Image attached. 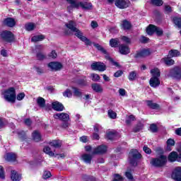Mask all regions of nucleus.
Listing matches in <instances>:
<instances>
[{"instance_id": "obj_63", "label": "nucleus", "mask_w": 181, "mask_h": 181, "mask_svg": "<svg viewBox=\"0 0 181 181\" xmlns=\"http://www.w3.org/2000/svg\"><path fill=\"white\" fill-rule=\"evenodd\" d=\"M62 127L64 129L69 128V127H70V123H69L67 121H65L62 123Z\"/></svg>"}, {"instance_id": "obj_6", "label": "nucleus", "mask_w": 181, "mask_h": 181, "mask_svg": "<svg viewBox=\"0 0 181 181\" xmlns=\"http://www.w3.org/2000/svg\"><path fill=\"white\" fill-rule=\"evenodd\" d=\"M130 164L136 166V160L141 159V153L136 149H132L129 154Z\"/></svg>"}, {"instance_id": "obj_45", "label": "nucleus", "mask_w": 181, "mask_h": 181, "mask_svg": "<svg viewBox=\"0 0 181 181\" xmlns=\"http://www.w3.org/2000/svg\"><path fill=\"white\" fill-rule=\"evenodd\" d=\"M73 90H74V95H76V97H81V93L78 88H73Z\"/></svg>"}, {"instance_id": "obj_2", "label": "nucleus", "mask_w": 181, "mask_h": 181, "mask_svg": "<svg viewBox=\"0 0 181 181\" xmlns=\"http://www.w3.org/2000/svg\"><path fill=\"white\" fill-rule=\"evenodd\" d=\"M151 74L152 77L150 78L149 84L153 88H156L160 86V81L159 78L160 77V71L158 68H154L151 70Z\"/></svg>"}, {"instance_id": "obj_58", "label": "nucleus", "mask_w": 181, "mask_h": 181, "mask_svg": "<svg viewBox=\"0 0 181 181\" xmlns=\"http://www.w3.org/2000/svg\"><path fill=\"white\" fill-rule=\"evenodd\" d=\"M101 129V126L100 124H96L94 126V133L98 134Z\"/></svg>"}, {"instance_id": "obj_27", "label": "nucleus", "mask_w": 181, "mask_h": 181, "mask_svg": "<svg viewBox=\"0 0 181 181\" xmlns=\"http://www.w3.org/2000/svg\"><path fill=\"white\" fill-rule=\"evenodd\" d=\"M32 137L35 142H39L42 140V136L38 131H34L32 134Z\"/></svg>"}, {"instance_id": "obj_55", "label": "nucleus", "mask_w": 181, "mask_h": 181, "mask_svg": "<svg viewBox=\"0 0 181 181\" xmlns=\"http://www.w3.org/2000/svg\"><path fill=\"white\" fill-rule=\"evenodd\" d=\"M107 136L108 139H113L114 136H115V133H114L113 132H110L107 133Z\"/></svg>"}, {"instance_id": "obj_44", "label": "nucleus", "mask_w": 181, "mask_h": 181, "mask_svg": "<svg viewBox=\"0 0 181 181\" xmlns=\"http://www.w3.org/2000/svg\"><path fill=\"white\" fill-rule=\"evenodd\" d=\"M49 177H52V173H50V171H45L42 175V178L46 180Z\"/></svg>"}, {"instance_id": "obj_31", "label": "nucleus", "mask_w": 181, "mask_h": 181, "mask_svg": "<svg viewBox=\"0 0 181 181\" xmlns=\"http://www.w3.org/2000/svg\"><path fill=\"white\" fill-rule=\"evenodd\" d=\"M66 1L71 5L68 6V10L69 11V12L70 11H71V9H73V8L76 7V5H77V4H78V1H77V0H66Z\"/></svg>"}, {"instance_id": "obj_42", "label": "nucleus", "mask_w": 181, "mask_h": 181, "mask_svg": "<svg viewBox=\"0 0 181 181\" xmlns=\"http://www.w3.org/2000/svg\"><path fill=\"white\" fill-rule=\"evenodd\" d=\"M108 117L111 118V119H115L117 118V113L111 110H108Z\"/></svg>"}, {"instance_id": "obj_10", "label": "nucleus", "mask_w": 181, "mask_h": 181, "mask_svg": "<svg viewBox=\"0 0 181 181\" xmlns=\"http://www.w3.org/2000/svg\"><path fill=\"white\" fill-rule=\"evenodd\" d=\"M47 66L52 71H60L63 69V64L58 62H52L47 64Z\"/></svg>"}, {"instance_id": "obj_15", "label": "nucleus", "mask_w": 181, "mask_h": 181, "mask_svg": "<svg viewBox=\"0 0 181 181\" xmlns=\"http://www.w3.org/2000/svg\"><path fill=\"white\" fill-rule=\"evenodd\" d=\"M54 118L55 119H59L60 121L66 122L70 119V116L67 113H57L54 115Z\"/></svg>"}, {"instance_id": "obj_62", "label": "nucleus", "mask_w": 181, "mask_h": 181, "mask_svg": "<svg viewBox=\"0 0 181 181\" xmlns=\"http://www.w3.org/2000/svg\"><path fill=\"white\" fill-rule=\"evenodd\" d=\"M126 177H127V179H129V180H132V179H134V177L132 176V174H131V173L129 172H126Z\"/></svg>"}, {"instance_id": "obj_18", "label": "nucleus", "mask_w": 181, "mask_h": 181, "mask_svg": "<svg viewBox=\"0 0 181 181\" xmlns=\"http://www.w3.org/2000/svg\"><path fill=\"white\" fill-rule=\"evenodd\" d=\"M119 51L121 54H128L130 52L129 47L127 45H120L119 47Z\"/></svg>"}, {"instance_id": "obj_41", "label": "nucleus", "mask_w": 181, "mask_h": 181, "mask_svg": "<svg viewBox=\"0 0 181 181\" xmlns=\"http://www.w3.org/2000/svg\"><path fill=\"white\" fill-rule=\"evenodd\" d=\"M151 3L156 6H162L163 5V1L162 0H151Z\"/></svg>"}, {"instance_id": "obj_52", "label": "nucleus", "mask_w": 181, "mask_h": 181, "mask_svg": "<svg viewBox=\"0 0 181 181\" xmlns=\"http://www.w3.org/2000/svg\"><path fill=\"white\" fill-rule=\"evenodd\" d=\"M78 84H79V86H87V80L86 79L78 80Z\"/></svg>"}, {"instance_id": "obj_50", "label": "nucleus", "mask_w": 181, "mask_h": 181, "mask_svg": "<svg viewBox=\"0 0 181 181\" xmlns=\"http://www.w3.org/2000/svg\"><path fill=\"white\" fill-rule=\"evenodd\" d=\"M121 39L122 42H124V43H127V44L131 43V39L127 36H122Z\"/></svg>"}, {"instance_id": "obj_20", "label": "nucleus", "mask_w": 181, "mask_h": 181, "mask_svg": "<svg viewBox=\"0 0 181 181\" xmlns=\"http://www.w3.org/2000/svg\"><path fill=\"white\" fill-rule=\"evenodd\" d=\"M91 88H92V90L95 91V93H101L104 91L103 86L100 83H92Z\"/></svg>"}, {"instance_id": "obj_3", "label": "nucleus", "mask_w": 181, "mask_h": 181, "mask_svg": "<svg viewBox=\"0 0 181 181\" xmlns=\"http://www.w3.org/2000/svg\"><path fill=\"white\" fill-rule=\"evenodd\" d=\"M3 95H4L6 101H8V103H15V100H16V93L14 88H10L5 90L3 92Z\"/></svg>"}, {"instance_id": "obj_1", "label": "nucleus", "mask_w": 181, "mask_h": 181, "mask_svg": "<svg viewBox=\"0 0 181 181\" xmlns=\"http://www.w3.org/2000/svg\"><path fill=\"white\" fill-rule=\"evenodd\" d=\"M66 26L68 29H70L71 32H73L74 33L76 37L80 39V40H81L82 42H84L85 45H86L87 46L91 45V41H90V40H88L87 37L83 35V33L78 29L77 23H76V22L70 21L67 23H66Z\"/></svg>"}, {"instance_id": "obj_48", "label": "nucleus", "mask_w": 181, "mask_h": 181, "mask_svg": "<svg viewBox=\"0 0 181 181\" xmlns=\"http://www.w3.org/2000/svg\"><path fill=\"white\" fill-rule=\"evenodd\" d=\"M0 179H5V171L2 165H0Z\"/></svg>"}, {"instance_id": "obj_36", "label": "nucleus", "mask_w": 181, "mask_h": 181, "mask_svg": "<svg viewBox=\"0 0 181 181\" xmlns=\"http://www.w3.org/2000/svg\"><path fill=\"white\" fill-rule=\"evenodd\" d=\"M169 56L170 57H177L180 56V52L176 49H172L169 52Z\"/></svg>"}, {"instance_id": "obj_16", "label": "nucleus", "mask_w": 181, "mask_h": 181, "mask_svg": "<svg viewBox=\"0 0 181 181\" xmlns=\"http://www.w3.org/2000/svg\"><path fill=\"white\" fill-rule=\"evenodd\" d=\"M105 152H107V147L105 145H102L94 148L92 153L93 155H97V154L105 153Z\"/></svg>"}, {"instance_id": "obj_34", "label": "nucleus", "mask_w": 181, "mask_h": 181, "mask_svg": "<svg viewBox=\"0 0 181 181\" xmlns=\"http://www.w3.org/2000/svg\"><path fill=\"white\" fill-rule=\"evenodd\" d=\"M110 45L111 47H117V46L119 45V40L118 38L111 39L110 40Z\"/></svg>"}, {"instance_id": "obj_12", "label": "nucleus", "mask_w": 181, "mask_h": 181, "mask_svg": "<svg viewBox=\"0 0 181 181\" xmlns=\"http://www.w3.org/2000/svg\"><path fill=\"white\" fill-rule=\"evenodd\" d=\"M1 36L5 42H13V34L11 31H3Z\"/></svg>"}, {"instance_id": "obj_22", "label": "nucleus", "mask_w": 181, "mask_h": 181, "mask_svg": "<svg viewBox=\"0 0 181 181\" xmlns=\"http://www.w3.org/2000/svg\"><path fill=\"white\" fill-rule=\"evenodd\" d=\"M4 25L8 26V28H13L16 25V22L13 18H7L4 20Z\"/></svg>"}, {"instance_id": "obj_29", "label": "nucleus", "mask_w": 181, "mask_h": 181, "mask_svg": "<svg viewBox=\"0 0 181 181\" xmlns=\"http://www.w3.org/2000/svg\"><path fill=\"white\" fill-rule=\"evenodd\" d=\"M45 37L43 35H37L31 38V42H42V40H44Z\"/></svg>"}, {"instance_id": "obj_60", "label": "nucleus", "mask_w": 181, "mask_h": 181, "mask_svg": "<svg viewBox=\"0 0 181 181\" xmlns=\"http://www.w3.org/2000/svg\"><path fill=\"white\" fill-rule=\"evenodd\" d=\"M1 54L3 56V57H8V51H6L5 49H3L1 50Z\"/></svg>"}, {"instance_id": "obj_59", "label": "nucleus", "mask_w": 181, "mask_h": 181, "mask_svg": "<svg viewBox=\"0 0 181 181\" xmlns=\"http://www.w3.org/2000/svg\"><path fill=\"white\" fill-rule=\"evenodd\" d=\"M18 136L21 139H25V138H26V133L24 131L20 132L18 133Z\"/></svg>"}, {"instance_id": "obj_11", "label": "nucleus", "mask_w": 181, "mask_h": 181, "mask_svg": "<svg viewBox=\"0 0 181 181\" xmlns=\"http://www.w3.org/2000/svg\"><path fill=\"white\" fill-rule=\"evenodd\" d=\"M79 7L82 8V9H85L86 11H88L93 8V4L90 2L80 1L75 5L74 8L78 9Z\"/></svg>"}, {"instance_id": "obj_8", "label": "nucleus", "mask_w": 181, "mask_h": 181, "mask_svg": "<svg viewBox=\"0 0 181 181\" xmlns=\"http://www.w3.org/2000/svg\"><path fill=\"white\" fill-rule=\"evenodd\" d=\"M115 5L119 9H127L131 5L129 0H115Z\"/></svg>"}, {"instance_id": "obj_61", "label": "nucleus", "mask_w": 181, "mask_h": 181, "mask_svg": "<svg viewBox=\"0 0 181 181\" xmlns=\"http://www.w3.org/2000/svg\"><path fill=\"white\" fill-rule=\"evenodd\" d=\"M34 69L35 70V71H37V73H38V74H42V73H43V69H42V68L35 66Z\"/></svg>"}, {"instance_id": "obj_53", "label": "nucleus", "mask_w": 181, "mask_h": 181, "mask_svg": "<svg viewBox=\"0 0 181 181\" xmlns=\"http://www.w3.org/2000/svg\"><path fill=\"white\" fill-rule=\"evenodd\" d=\"M143 151L146 153H148V155L152 153V150L149 148L147 146H144L143 148Z\"/></svg>"}, {"instance_id": "obj_64", "label": "nucleus", "mask_w": 181, "mask_h": 181, "mask_svg": "<svg viewBox=\"0 0 181 181\" xmlns=\"http://www.w3.org/2000/svg\"><path fill=\"white\" fill-rule=\"evenodd\" d=\"M122 76V71H117L116 73H115L114 76L115 77H121Z\"/></svg>"}, {"instance_id": "obj_56", "label": "nucleus", "mask_w": 181, "mask_h": 181, "mask_svg": "<svg viewBox=\"0 0 181 181\" xmlns=\"http://www.w3.org/2000/svg\"><path fill=\"white\" fill-rule=\"evenodd\" d=\"M148 40H149V38L145 36H141V37L140 38V42L141 43H148Z\"/></svg>"}, {"instance_id": "obj_49", "label": "nucleus", "mask_w": 181, "mask_h": 181, "mask_svg": "<svg viewBox=\"0 0 181 181\" xmlns=\"http://www.w3.org/2000/svg\"><path fill=\"white\" fill-rule=\"evenodd\" d=\"M175 145V140L170 139L167 141V148H169V146H174Z\"/></svg>"}, {"instance_id": "obj_17", "label": "nucleus", "mask_w": 181, "mask_h": 181, "mask_svg": "<svg viewBox=\"0 0 181 181\" xmlns=\"http://www.w3.org/2000/svg\"><path fill=\"white\" fill-rule=\"evenodd\" d=\"M37 104L40 108H44V110H45L46 111L49 110L47 108V106H46V100L42 97H39L37 99Z\"/></svg>"}, {"instance_id": "obj_9", "label": "nucleus", "mask_w": 181, "mask_h": 181, "mask_svg": "<svg viewBox=\"0 0 181 181\" xmlns=\"http://www.w3.org/2000/svg\"><path fill=\"white\" fill-rule=\"evenodd\" d=\"M90 67L92 70L98 71H105L107 70V66H105V64L103 62H93Z\"/></svg>"}, {"instance_id": "obj_38", "label": "nucleus", "mask_w": 181, "mask_h": 181, "mask_svg": "<svg viewBox=\"0 0 181 181\" xmlns=\"http://www.w3.org/2000/svg\"><path fill=\"white\" fill-rule=\"evenodd\" d=\"M173 21L175 26L177 28H181V18L174 17Z\"/></svg>"}, {"instance_id": "obj_4", "label": "nucleus", "mask_w": 181, "mask_h": 181, "mask_svg": "<svg viewBox=\"0 0 181 181\" xmlns=\"http://www.w3.org/2000/svg\"><path fill=\"white\" fill-rule=\"evenodd\" d=\"M166 162H168V157L160 155L158 158L151 159V163L153 166H156V168H162V166L166 165Z\"/></svg>"}, {"instance_id": "obj_25", "label": "nucleus", "mask_w": 181, "mask_h": 181, "mask_svg": "<svg viewBox=\"0 0 181 181\" xmlns=\"http://www.w3.org/2000/svg\"><path fill=\"white\" fill-rule=\"evenodd\" d=\"M81 159L85 162V163H91V160L93 159V156L88 153H84L81 156Z\"/></svg>"}, {"instance_id": "obj_43", "label": "nucleus", "mask_w": 181, "mask_h": 181, "mask_svg": "<svg viewBox=\"0 0 181 181\" xmlns=\"http://www.w3.org/2000/svg\"><path fill=\"white\" fill-rule=\"evenodd\" d=\"M63 95L64 97H67L68 98H70L73 95V93H71V90H70V89H66L63 93Z\"/></svg>"}, {"instance_id": "obj_30", "label": "nucleus", "mask_w": 181, "mask_h": 181, "mask_svg": "<svg viewBox=\"0 0 181 181\" xmlns=\"http://www.w3.org/2000/svg\"><path fill=\"white\" fill-rule=\"evenodd\" d=\"M43 152L49 156H54V153L52 151V148L49 146H46L43 148Z\"/></svg>"}, {"instance_id": "obj_7", "label": "nucleus", "mask_w": 181, "mask_h": 181, "mask_svg": "<svg viewBox=\"0 0 181 181\" xmlns=\"http://www.w3.org/2000/svg\"><path fill=\"white\" fill-rule=\"evenodd\" d=\"M155 33H156L157 36H162V35H163V30L152 24L149 25L146 29L147 35H152Z\"/></svg>"}, {"instance_id": "obj_47", "label": "nucleus", "mask_w": 181, "mask_h": 181, "mask_svg": "<svg viewBox=\"0 0 181 181\" xmlns=\"http://www.w3.org/2000/svg\"><path fill=\"white\" fill-rule=\"evenodd\" d=\"M150 131L151 132H158V126L155 124H152L150 125Z\"/></svg>"}, {"instance_id": "obj_57", "label": "nucleus", "mask_w": 181, "mask_h": 181, "mask_svg": "<svg viewBox=\"0 0 181 181\" xmlns=\"http://www.w3.org/2000/svg\"><path fill=\"white\" fill-rule=\"evenodd\" d=\"M24 98H25V93H19L17 95V100L18 101H22V100L24 99Z\"/></svg>"}, {"instance_id": "obj_51", "label": "nucleus", "mask_w": 181, "mask_h": 181, "mask_svg": "<svg viewBox=\"0 0 181 181\" xmlns=\"http://www.w3.org/2000/svg\"><path fill=\"white\" fill-rule=\"evenodd\" d=\"M45 54H43V53L38 52H37V59H38V60H43V59H45Z\"/></svg>"}, {"instance_id": "obj_39", "label": "nucleus", "mask_w": 181, "mask_h": 181, "mask_svg": "<svg viewBox=\"0 0 181 181\" xmlns=\"http://www.w3.org/2000/svg\"><path fill=\"white\" fill-rule=\"evenodd\" d=\"M128 78L129 81H134L136 78V71H132L129 73Z\"/></svg>"}, {"instance_id": "obj_35", "label": "nucleus", "mask_w": 181, "mask_h": 181, "mask_svg": "<svg viewBox=\"0 0 181 181\" xmlns=\"http://www.w3.org/2000/svg\"><path fill=\"white\" fill-rule=\"evenodd\" d=\"M133 121H135V116L131 115L126 117V121L125 123L127 125H131L132 124Z\"/></svg>"}, {"instance_id": "obj_40", "label": "nucleus", "mask_w": 181, "mask_h": 181, "mask_svg": "<svg viewBox=\"0 0 181 181\" xmlns=\"http://www.w3.org/2000/svg\"><path fill=\"white\" fill-rule=\"evenodd\" d=\"M90 78L93 80V81H100V75L97 74H90Z\"/></svg>"}, {"instance_id": "obj_46", "label": "nucleus", "mask_w": 181, "mask_h": 181, "mask_svg": "<svg viewBox=\"0 0 181 181\" xmlns=\"http://www.w3.org/2000/svg\"><path fill=\"white\" fill-rule=\"evenodd\" d=\"M94 46L95 47H96V49H98V50H100V52H102V53H104L105 54L107 53V51L104 49V48H103L101 45L98 44H95Z\"/></svg>"}, {"instance_id": "obj_28", "label": "nucleus", "mask_w": 181, "mask_h": 181, "mask_svg": "<svg viewBox=\"0 0 181 181\" xmlns=\"http://www.w3.org/2000/svg\"><path fill=\"white\" fill-rule=\"evenodd\" d=\"M146 104L149 108H152V110H159V105L153 103L152 100H147Z\"/></svg>"}, {"instance_id": "obj_23", "label": "nucleus", "mask_w": 181, "mask_h": 181, "mask_svg": "<svg viewBox=\"0 0 181 181\" xmlns=\"http://www.w3.org/2000/svg\"><path fill=\"white\" fill-rule=\"evenodd\" d=\"M4 158L7 162H15V160H16V154L13 153H8Z\"/></svg>"}, {"instance_id": "obj_33", "label": "nucleus", "mask_w": 181, "mask_h": 181, "mask_svg": "<svg viewBox=\"0 0 181 181\" xmlns=\"http://www.w3.org/2000/svg\"><path fill=\"white\" fill-rule=\"evenodd\" d=\"M36 28V25L33 23H28L25 25V28L28 32H30L31 30H33Z\"/></svg>"}, {"instance_id": "obj_37", "label": "nucleus", "mask_w": 181, "mask_h": 181, "mask_svg": "<svg viewBox=\"0 0 181 181\" xmlns=\"http://www.w3.org/2000/svg\"><path fill=\"white\" fill-rule=\"evenodd\" d=\"M163 61L167 66H173L175 64V61L170 58H164Z\"/></svg>"}, {"instance_id": "obj_5", "label": "nucleus", "mask_w": 181, "mask_h": 181, "mask_svg": "<svg viewBox=\"0 0 181 181\" xmlns=\"http://www.w3.org/2000/svg\"><path fill=\"white\" fill-rule=\"evenodd\" d=\"M167 76L175 80H181V67L175 66L171 68L167 73Z\"/></svg>"}, {"instance_id": "obj_21", "label": "nucleus", "mask_w": 181, "mask_h": 181, "mask_svg": "<svg viewBox=\"0 0 181 181\" xmlns=\"http://www.w3.org/2000/svg\"><path fill=\"white\" fill-rule=\"evenodd\" d=\"M52 105L54 111H63V110H64V106H63V104L59 103L58 101L52 103Z\"/></svg>"}, {"instance_id": "obj_19", "label": "nucleus", "mask_w": 181, "mask_h": 181, "mask_svg": "<svg viewBox=\"0 0 181 181\" xmlns=\"http://www.w3.org/2000/svg\"><path fill=\"white\" fill-rule=\"evenodd\" d=\"M151 50L148 49H142L141 51L137 52L135 55V57H147V56H150Z\"/></svg>"}, {"instance_id": "obj_54", "label": "nucleus", "mask_w": 181, "mask_h": 181, "mask_svg": "<svg viewBox=\"0 0 181 181\" xmlns=\"http://www.w3.org/2000/svg\"><path fill=\"white\" fill-rule=\"evenodd\" d=\"M123 180L124 178H122L121 175H119V174H115V179L113 181H122Z\"/></svg>"}, {"instance_id": "obj_13", "label": "nucleus", "mask_w": 181, "mask_h": 181, "mask_svg": "<svg viewBox=\"0 0 181 181\" xmlns=\"http://www.w3.org/2000/svg\"><path fill=\"white\" fill-rule=\"evenodd\" d=\"M171 177L173 180L181 181V167H177L173 170Z\"/></svg>"}, {"instance_id": "obj_26", "label": "nucleus", "mask_w": 181, "mask_h": 181, "mask_svg": "<svg viewBox=\"0 0 181 181\" xmlns=\"http://www.w3.org/2000/svg\"><path fill=\"white\" fill-rule=\"evenodd\" d=\"M50 146H53L54 148H62V145H63V141L60 140H52L49 142Z\"/></svg>"}, {"instance_id": "obj_14", "label": "nucleus", "mask_w": 181, "mask_h": 181, "mask_svg": "<svg viewBox=\"0 0 181 181\" xmlns=\"http://www.w3.org/2000/svg\"><path fill=\"white\" fill-rule=\"evenodd\" d=\"M168 160L170 162H181V154L177 155L176 151L171 152L168 156Z\"/></svg>"}, {"instance_id": "obj_32", "label": "nucleus", "mask_w": 181, "mask_h": 181, "mask_svg": "<svg viewBox=\"0 0 181 181\" xmlns=\"http://www.w3.org/2000/svg\"><path fill=\"white\" fill-rule=\"evenodd\" d=\"M131 23H129L128 21H123L122 23V29H124V30H129V29H131Z\"/></svg>"}, {"instance_id": "obj_24", "label": "nucleus", "mask_w": 181, "mask_h": 181, "mask_svg": "<svg viewBox=\"0 0 181 181\" xmlns=\"http://www.w3.org/2000/svg\"><path fill=\"white\" fill-rule=\"evenodd\" d=\"M11 180L20 181L22 179V175L15 170L11 171Z\"/></svg>"}]
</instances>
